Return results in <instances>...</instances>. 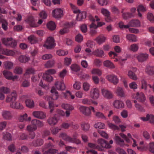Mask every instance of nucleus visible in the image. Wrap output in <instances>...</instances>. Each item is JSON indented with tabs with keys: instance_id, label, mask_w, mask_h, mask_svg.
Wrapping results in <instances>:
<instances>
[{
	"instance_id": "1",
	"label": "nucleus",
	"mask_w": 154,
	"mask_h": 154,
	"mask_svg": "<svg viewBox=\"0 0 154 154\" xmlns=\"http://www.w3.org/2000/svg\"><path fill=\"white\" fill-rule=\"evenodd\" d=\"M69 5L72 9L75 10L73 11L74 13H78L76 17V19L78 21H81L83 19L85 18L87 14L85 11H84L81 12L79 9H76V7L75 5L72 3H70Z\"/></svg>"
},
{
	"instance_id": "2",
	"label": "nucleus",
	"mask_w": 154,
	"mask_h": 154,
	"mask_svg": "<svg viewBox=\"0 0 154 154\" xmlns=\"http://www.w3.org/2000/svg\"><path fill=\"white\" fill-rule=\"evenodd\" d=\"M2 42L5 45L12 48L15 47L17 45V41L11 37L3 38Z\"/></svg>"
},
{
	"instance_id": "3",
	"label": "nucleus",
	"mask_w": 154,
	"mask_h": 154,
	"mask_svg": "<svg viewBox=\"0 0 154 154\" xmlns=\"http://www.w3.org/2000/svg\"><path fill=\"white\" fill-rule=\"evenodd\" d=\"M55 46L54 39L52 37H48L44 45V47L48 49H51L54 48Z\"/></svg>"
},
{
	"instance_id": "4",
	"label": "nucleus",
	"mask_w": 154,
	"mask_h": 154,
	"mask_svg": "<svg viewBox=\"0 0 154 154\" xmlns=\"http://www.w3.org/2000/svg\"><path fill=\"white\" fill-rule=\"evenodd\" d=\"M90 20L92 22L91 24L90 25V28L91 29L90 33L93 35L96 33V31L95 29L97 28V26L96 24L94 23L95 19L94 17L91 15H90L88 17Z\"/></svg>"
},
{
	"instance_id": "5",
	"label": "nucleus",
	"mask_w": 154,
	"mask_h": 154,
	"mask_svg": "<svg viewBox=\"0 0 154 154\" xmlns=\"http://www.w3.org/2000/svg\"><path fill=\"white\" fill-rule=\"evenodd\" d=\"M99 91L97 88L92 89L90 92V96L93 99H97L99 97Z\"/></svg>"
},
{
	"instance_id": "6",
	"label": "nucleus",
	"mask_w": 154,
	"mask_h": 154,
	"mask_svg": "<svg viewBox=\"0 0 154 154\" xmlns=\"http://www.w3.org/2000/svg\"><path fill=\"white\" fill-rule=\"evenodd\" d=\"M97 142L103 148L110 149L112 147V146L108 143L107 141L102 138L99 139L97 141Z\"/></svg>"
},
{
	"instance_id": "7",
	"label": "nucleus",
	"mask_w": 154,
	"mask_h": 154,
	"mask_svg": "<svg viewBox=\"0 0 154 154\" xmlns=\"http://www.w3.org/2000/svg\"><path fill=\"white\" fill-rule=\"evenodd\" d=\"M52 14L55 18H60L63 15V11L60 8H57L53 11Z\"/></svg>"
},
{
	"instance_id": "8",
	"label": "nucleus",
	"mask_w": 154,
	"mask_h": 154,
	"mask_svg": "<svg viewBox=\"0 0 154 154\" xmlns=\"http://www.w3.org/2000/svg\"><path fill=\"white\" fill-rule=\"evenodd\" d=\"M32 115L35 118L43 119L46 117V114L41 111H35L32 112Z\"/></svg>"
},
{
	"instance_id": "9",
	"label": "nucleus",
	"mask_w": 154,
	"mask_h": 154,
	"mask_svg": "<svg viewBox=\"0 0 154 154\" xmlns=\"http://www.w3.org/2000/svg\"><path fill=\"white\" fill-rule=\"evenodd\" d=\"M149 55L146 53H140L137 56L138 61L140 62H143L146 61L148 58Z\"/></svg>"
},
{
	"instance_id": "10",
	"label": "nucleus",
	"mask_w": 154,
	"mask_h": 154,
	"mask_svg": "<svg viewBox=\"0 0 154 154\" xmlns=\"http://www.w3.org/2000/svg\"><path fill=\"white\" fill-rule=\"evenodd\" d=\"M101 12L105 16V20L107 22H110L111 21L110 17V12L107 10L102 8L101 10Z\"/></svg>"
},
{
	"instance_id": "11",
	"label": "nucleus",
	"mask_w": 154,
	"mask_h": 154,
	"mask_svg": "<svg viewBox=\"0 0 154 154\" xmlns=\"http://www.w3.org/2000/svg\"><path fill=\"white\" fill-rule=\"evenodd\" d=\"M17 94L15 92H12L11 94L7 96L6 101L7 102L15 101L16 99Z\"/></svg>"
},
{
	"instance_id": "12",
	"label": "nucleus",
	"mask_w": 154,
	"mask_h": 154,
	"mask_svg": "<svg viewBox=\"0 0 154 154\" xmlns=\"http://www.w3.org/2000/svg\"><path fill=\"white\" fill-rule=\"evenodd\" d=\"M138 101L141 102H144L146 100L144 94L142 92H137L135 97Z\"/></svg>"
},
{
	"instance_id": "13",
	"label": "nucleus",
	"mask_w": 154,
	"mask_h": 154,
	"mask_svg": "<svg viewBox=\"0 0 154 154\" xmlns=\"http://www.w3.org/2000/svg\"><path fill=\"white\" fill-rule=\"evenodd\" d=\"M55 85L57 89L61 91L64 90L65 88V85L64 83L63 80L61 81H57L56 82Z\"/></svg>"
},
{
	"instance_id": "14",
	"label": "nucleus",
	"mask_w": 154,
	"mask_h": 154,
	"mask_svg": "<svg viewBox=\"0 0 154 154\" xmlns=\"http://www.w3.org/2000/svg\"><path fill=\"white\" fill-rule=\"evenodd\" d=\"M79 109L80 111L83 114L86 116H89L91 114L90 109L88 108V107L84 106H82L80 107Z\"/></svg>"
},
{
	"instance_id": "15",
	"label": "nucleus",
	"mask_w": 154,
	"mask_h": 154,
	"mask_svg": "<svg viewBox=\"0 0 154 154\" xmlns=\"http://www.w3.org/2000/svg\"><path fill=\"white\" fill-rule=\"evenodd\" d=\"M102 94L106 98L108 99H111L113 97V95L112 93L109 90L104 89L101 90Z\"/></svg>"
},
{
	"instance_id": "16",
	"label": "nucleus",
	"mask_w": 154,
	"mask_h": 154,
	"mask_svg": "<svg viewBox=\"0 0 154 154\" xmlns=\"http://www.w3.org/2000/svg\"><path fill=\"white\" fill-rule=\"evenodd\" d=\"M10 107L13 108L22 109L23 108V106L20 103L17 102H12L10 105Z\"/></svg>"
},
{
	"instance_id": "17",
	"label": "nucleus",
	"mask_w": 154,
	"mask_h": 154,
	"mask_svg": "<svg viewBox=\"0 0 154 154\" xmlns=\"http://www.w3.org/2000/svg\"><path fill=\"white\" fill-rule=\"evenodd\" d=\"M56 72V71L54 69H50L46 71L45 73H42L41 75H42V77H48V76L54 74Z\"/></svg>"
},
{
	"instance_id": "18",
	"label": "nucleus",
	"mask_w": 154,
	"mask_h": 154,
	"mask_svg": "<svg viewBox=\"0 0 154 154\" xmlns=\"http://www.w3.org/2000/svg\"><path fill=\"white\" fill-rule=\"evenodd\" d=\"M114 107L117 109L122 108L124 107V104L123 102L118 100H116L113 103Z\"/></svg>"
},
{
	"instance_id": "19",
	"label": "nucleus",
	"mask_w": 154,
	"mask_h": 154,
	"mask_svg": "<svg viewBox=\"0 0 154 154\" xmlns=\"http://www.w3.org/2000/svg\"><path fill=\"white\" fill-rule=\"evenodd\" d=\"M31 122L32 124L35 125L37 127L42 128L44 126V124L42 122L36 119L32 120Z\"/></svg>"
},
{
	"instance_id": "20",
	"label": "nucleus",
	"mask_w": 154,
	"mask_h": 154,
	"mask_svg": "<svg viewBox=\"0 0 154 154\" xmlns=\"http://www.w3.org/2000/svg\"><path fill=\"white\" fill-rule=\"evenodd\" d=\"M128 25L129 26L137 27L140 26V23L139 21L138 20H133L129 22Z\"/></svg>"
},
{
	"instance_id": "21",
	"label": "nucleus",
	"mask_w": 154,
	"mask_h": 154,
	"mask_svg": "<svg viewBox=\"0 0 154 154\" xmlns=\"http://www.w3.org/2000/svg\"><path fill=\"white\" fill-rule=\"evenodd\" d=\"M26 22L32 27H36L37 26V24H35L34 18L32 17H29L26 20Z\"/></svg>"
},
{
	"instance_id": "22",
	"label": "nucleus",
	"mask_w": 154,
	"mask_h": 154,
	"mask_svg": "<svg viewBox=\"0 0 154 154\" xmlns=\"http://www.w3.org/2000/svg\"><path fill=\"white\" fill-rule=\"evenodd\" d=\"M127 10V8H124L122 9L121 12L122 13V16L123 18L126 19L129 17H133L134 16L129 12L124 13V11L125 10Z\"/></svg>"
},
{
	"instance_id": "23",
	"label": "nucleus",
	"mask_w": 154,
	"mask_h": 154,
	"mask_svg": "<svg viewBox=\"0 0 154 154\" xmlns=\"http://www.w3.org/2000/svg\"><path fill=\"white\" fill-rule=\"evenodd\" d=\"M2 116L4 119H10L12 117V116L10 112L7 111H3L2 113Z\"/></svg>"
},
{
	"instance_id": "24",
	"label": "nucleus",
	"mask_w": 154,
	"mask_h": 154,
	"mask_svg": "<svg viewBox=\"0 0 154 154\" xmlns=\"http://www.w3.org/2000/svg\"><path fill=\"white\" fill-rule=\"evenodd\" d=\"M94 55L99 57H102L104 56V53L103 51L101 50L97 49L93 52Z\"/></svg>"
},
{
	"instance_id": "25",
	"label": "nucleus",
	"mask_w": 154,
	"mask_h": 154,
	"mask_svg": "<svg viewBox=\"0 0 154 154\" xmlns=\"http://www.w3.org/2000/svg\"><path fill=\"white\" fill-rule=\"evenodd\" d=\"M137 71V68H133L132 70H129L128 71V75L129 77H137L136 74Z\"/></svg>"
},
{
	"instance_id": "26",
	"label": "nucleus",
	"mask_w": 154,
	"mask_h": 154,
	"mask_svg": "<svg viewBox=\"0 0 154 154\" xmlns=\"http://www.w3.org/2000/svg\"><path fill=\"white\" fill-rule=\"evenodd\" d=\"M0 22L2 23V27L5 30H6L8 29L7 22L1 17H0Z\"/></svg>"
},
{
	"instance_id": "27",
	"label": "nucleus",
	"mask_w": 154,
	"mask_h": 154,
	"mask_svg": "<svg viewBox=\"0 0 154 154\" xmlns=\"http://www.w3.org/2000/svg\"><path fill=\"white\" fill-rule=\"evenodd\" d=\"M146 72L149 75L154 74V67L148 66L146 69Z\"/></svg>"
},
{
	"instance_id": "28",
	"label": "nucleus",
	"mask_w": 154,
	"mask_h": 154,
	"mask_svg": "<svg viewBox=\"0 0 154 154\" xmlns=\"http://www.w3.org/2000/svg\"><path fill=\"white\" fill-rule=\"evenodd\" d=\"M115 140L116 143L121 146H123L124 144L123 140L119 136H116L115 137Z\"/></svg>"
},
{
	"instance_id": "29",
	"label": "nucleus",
	"mask_w": 154,
	"mask_h": 154,
	"mask_svg": "<svg viewBox=\"0 0 154 154\" xmlns=\"http://www.w3.org/2000/svg\"><path fill=\"white\" fill-rule=\"evenodd\" d=\"M57 122V118L53 117L49 118L48 120V123L50 125H55Z\"/></svg>"
},
{
	"instance_id": "30",
	"label": "nucleus",
	"mask_w": 154,
	"mask_h": 154,
	"mask_svg": "<svg viewBox=\"0 0 154 154\" xmlns=\"http://www.w3.org/2000/svg\"><path fill=\"white\" fill-rule=\"evenodd\" d=\"M116 93L117 95L121 97L124 96V93L122 88L120 87H118L116 90Z\"/></svg>"
},
{
	"instance_id": "31",
	"label": "nucleus",
	"mask_w": 154,
	"mask_h": 154,
	"mask_svg": "<svg viewBox=\"0 0 154 154\" xmlns=\"http://www.w3.org/2000/svg\"><path fill=\"white\" fill-rule=\"evenodd\" d=\"M26 106L30 108H33L34 106V103L33 101L30 99H27L25 101Z\"/></svg>"
},
{
	"instance_id": "32",
	"label": "nucleus",
	"mask_w": 154,
	"mask_h": 154,
	"mask_svg": "<svg viewBox=\"0 0 154 154\" xmlns=\"http://www.w3.org/2000/svg\"><path fill=\"white\" fill-rule=\"evenodd\" d=\"M2 73L5 77H17L16 76H13L12 72L6 70H3Z\"/></svg>"
},
{
	"instance_id": "33",
	"label": "nucleus",
	"mask_w": 154,
	"mask_h": 154,
	"mask_svg": "<svg viewBox=\"0 0 154 154\" xmlns=\"http://www.w3.org/2000/svg\"><path fill=\"white\" fill-rule=\"evenodd\" d=\"M28 39L29 42L31 44H34L37 42V38L34 35H31L29 36Z\"/></svg>"
},
{
	"instance_id": "34",
	"label": "nucleus",
	"mask_w": 154,
	"mask_h": 154,
	"mask_svg": "<svg viewBox=\"0 0 154 154\" xmlns=\"http://www.w3.org/2000/svg\"><path fill=\"white\" fill-rule=\"evenodd\" d=\"M103 64L105 66L111 68H114L115 67L114 66L112 63L108 60L104 61L103 62Z\"/></svg>"
},
{
	"instance_id": "35",
	"label": "nucleus",
	"mask_w": 154,
	"mask_h": 154,
	"mask_svg": "<svg viewBox=\"0 0 154 154\" xmlns=\"http://www.w3.org/2000/svg\"><path fill=\"white\" fill-rule=\"evenodd\" d=\"M47 26L48 28L51 30H54L56 28V25L55 23L52 21L49 22L47 24Z\"/></svg>"
},
{
	"instance_id": "36",
	"label": "nucleus",
	"mask_w": 154,
	"mask_h": 154,
	"mask_svg": "<svg viewBox=\"0 0 154 154\" xmlns=\"http://www.w3.org/2000/svg\"><path fill=\"white\" fill-rule=\"evenodd\" d=\"M137 11L138 12V16L141 17L142 16V14L140 13V11L144 12L146 11L145 8L142 5H140L138 7L137 9Z\"/></svg>"
},
{
	"instance_id": "37",
	"label": "nucleus",
	"mask_w": 154,
	"mask_h": 154,
	"mask_svg": "<svg viewBox=\"0 0 154 154\" xmlns=\"http://www.w3.org/2000/svg\"><path fill=\"white\" fill-rule=\"evenodd\" d=\"M127 38L130 41L135 42L137 41L136 36L133 34H128L127 35Z\"/></svg>"
},
{
	"instance_id": "38",
	"label": "nucleus",
	"mask_w": 154,
	"mask_h": 154,
	"mask_svg": "<svg viewBox=\"0 0 154 154\" xmlns=\"http://www.w3.org/2000/svg\"><path fill=\"white\" fill-rule=\"evenodd\" d=\"M18 60L21 63H26L29 60V58L26 56L21 55L19 57Z\"/></svg>"
},
{
	"instance_id": "39",
	"label": "nucleus",
	"mask_w": 154,
	"mask_h": 154,
	"mask_svg": "<svg viewBox=\"0 0 154 154\" xmlns=\"http://www.w3.org/2000/svg\"><path fill=\"white\" fill-rule=\"evenodd\" d=\"M55 62L54 60H48L45 65V67L47 68L52 67L54 65Z\"/></svg>"
},
{
	"instance_id": "40",
	"label": "nucleus",
	"mask_w": 154,
	"mask_h": 154,
	"mask_svg": "<svg viewBox=\"0 0 154 154\" xmlns=\"http://www.w3.org/2000/svg\"><path fill=\"white\" fill-rule=\"evenodd\" d=\"M94 18L95 19L94 23L96 24H97V27H98L101 26H102L103 25L105 24V23L103 22H98V21L100 20V19L98 18V17L97 16H95V17H94Z\"/></svg>"
},
{
	"instance_id": "41",
	"label": "nucleus",
	"mask_w": 154,
	"mask_h": 154,
	"mask_svg": "<svg viewBox=\"0 0 154 154\" xmlns=\"http://www.w3.org/2000/svg\"><path fill=\"white\" fill-rule=\"evenodd\" d=\"M106 38L103 36H99L96 39V40L99 44L104 42Z\"/></svg>"
},
{
	"instance_id": "42",
	"label": "nucleus",
	"mask_w": 154,
	"mask_h": 154,
	"mask_svg": "<svg viewBox=\"0 0 154 154\" xmlns=\"http://www.w3.org/2000/svg\"><path fill=\"white\" fill-rule=\"evenodd\" d=\"M26 129L28 131L32 132L37 130V126L35 125L32 124V125H28Z\"/></svg>"
},
{
	"instance_id": "43",
	"label": "nucleus",
	"mask_w": 154,
	"mask_h": 154,
	"mask_svg": "<svg viewBox=\"0 0 154 154\" xmlns=\"http://www.w3.org/2000/svg\"><path fill=\"white\" fill-rule=\"evenodd\" d=\"M62 107L63 108L66 110H72L74 109V108L72 106L68 104H63L62 105Z\"/></svg>"
},
{
	"instance_id": "44",
	"label": "nucleus",
	"mask_w": 154,
	"mask_h": 154,
	"mask_svg": "<svg viewBox=\"0 0 154 154\" xmlns=\"http://www.w3.org/2000/svg\"><path fill=\"white\" fill-rule=\"evenodd\" d=\"M4 65L7 69H11L13 67V64L12 63L9 61H7L4 63Z\"/></svg>"
},
{
	"instance_id": "45",
	"label": "nucleus",
	"mask_w": 154,
	"mask_h": 154,
	"mask_svg": "<svg viewBox=\"0 0 154 154\" xmlns=\"http://www.w3.org/2000/svg\"><path fill=\"white\" fill-rule=\"evenodd\" d=\"M107 79L110 82L114 85H116L119 82L117 78H107Z\"/></svg>"
},
{
	"instance_id": "46",
	"label": "nucleus",
	"mask_w": 154,
	"mask_h": 154,
	"mask_svg": "<svg viewBox=\"0 0 154 154\" xmlns=\"http://www.w3.org/2000/svg\"><path fill=\"white\" fill-rule=\"evenodd\" d=\"M81 127L83 131H86L89 130L90 125L88 124L83 123L81 124Z\"/></svg>"
},
{
	"instance_id": "47",
	"label": "nucleus",
	"mask_w": 154,
	"mask_h": 154,
	"mask_svg": "<svg viewBox=\"0 0 154 154\" xmlns=\"http://www.w3.org/2000/svg\"><path fill=\"white\" fill-rule=\"evenodd\" d=\"M94 126L96 128H98L100 129H103L105 128V125L103 123L98 122L95 124Z\"/></svg>"
},
{
	"instance_id": "48",
	"label": "nucleus",
	"mask_w": 154,
	"mask_h": 154,
	"mask_svg": "<svg viewBox=\"0 0 154 154\" xmlns=\"http://www.w3.org/2000/svg\"><path fill=\"white\" fill-rule=\"evenodd\" d=\"M70 68L72 70L75 72H77L79 71L80 69L79 66L76 64L72 65L71 66Z\"/></svg>"
},
{
	"instance_id": "49",
	"label": "nucleus",
	"mask_w": 154,
	"mask_h": 154,
	"mask_svg": "<svg viewBox=\"0 0 154 154\" xmlns=\"http://www.w3.org/2000/svg\"><path fill=\"white\" fill-rule=\"evenodd\" d=\"M14 72L16 74H21L22 73L23 69L21 67L17 66L15 68Z\"/></svg>"
},
{
	"instance_id": "50",
	"label": "nucleus",
	"mask_w": 154,
	"mask_h": 154,
	"mask_svg": "<svg viewBox=\"0 0 154 154\" xmlns=\"http://www.w3.org/2000/svg\"><path fill=\"white\" fill-rule=\"evenodd\" d=\"M0 91L4 94H7L10 92V89L6 87H2L0 88Z\"/></svg>"
},
{
	"instance_id": "51",
	"label": "nucleus",
	"mask_w": 154,
	"mask_h": 154,
	"mask_svg": "<svg viewBox=\"0 0 154 154\" xmlns=\"http://www.w3.org/2000/svg\"><path fill=\"white\" fill-rule=\"evenodd\" d=\"M35 70L33 68H30L28 69L24 74V75L27 76L31 74H33Z\"/></svg>"
},
{
	"instance_id": "52",
	"label": "nucleus",
	"mask_w": 154,
	"mask_h": 154,
	"mask_svg": "<svg viewBox=\"0 0 154 154\" xmlns=\"http://www.w3.org/2000/svg\"><path fill=\"white\" fill-rule=\"evenodd\" d=\"M95 115L96 117L98 118L106 119V117L104 114L100 112H96Z\"/></svg>"
},
{
	"instance_id": "53",
	"label": "nucleus",
	"mask_w": 154,
	"mask_h": 154,
	"mask_svg": "<svg viewBox=\"0 0 154 154\" xmlns=\"http://www.w3.org/2000/svg\"><path fill=\"white\" fill-rule=\"evenodd\" d=\"M138 46L136 44H133L131 45L129 48L130 50L133 51H136L138 50Z\"/></svg>"
},
{
	"instance_id": "54",
	"label": "nucleus",
	"mask_w": 154,
	"mask_h": 154,
	"mask_svg": "<svg viewBox=\"0 0 154 154\" xmlns=\"http://www.w3.org/2000/svg\"><path fill=\"white\" fill-rule=\"evenodd\" d=\"M57 54L59 56H64L68 54L67 51H65L61 50H57L56 52Z\"/></svg>"
},
{
	"instance_id": "55",
	"label": "nucleus",
	"mask_w": 154,
	"mask_h": 154,
	"mask_svg": "<svg viewBox=\"0 0 154 154\" xmlns=\"http://www.w3.org/2000/svg\"><path fill=\"white\" fill-rule=\"evenodd\" d=\"M148 19L152 23L154 22V16L152 13H149L147 15Z\"/></svg>"
},
{
	"instance_id": "56",
	"label": "nucleus",
	"mask_w": 154,
	"mask_h": 154,
	"mask_svg": "<svg viewBox=\"0 0 154 154\" xmlns=\"http://www.w3.org/2000/svg\"><path fill=\"white\" fill-rule=\"evenodd\" d=\"M4 139L9 141L12 140V137L11 134L9 133H6L3 136Z\"/></svg>"
},
{
	"instance_id": "57",
	"label": "nucleus",
	"mask_w": 154,
	"mask_h": 154,
	"mask_svg": "<svg viewBox=\"0 0 154 154\" xmlns=\"http://www.w3.org/2000/svg\"><path fill=\"white\" fill-rule=\"evenodd\" d=\"M75 39L76 41L78 42H80L83 40V36L80 34H79L75 36Z\"/></svg>"
},
{
	"instance_id": "58",
	"label": "nucleus",
	"mask_w": 154,
	"mask_h": 154,
	"mask_svg": "<svg viewBox=\"0 0 154 154\" xmlns=\"http://www.w3.org/2000/svg\"><path fill=\"white\" fill-rule=\"evenodd\" d=\"M91 73L93 74H97L99 76L101 74V71L98 69H94L91 71Z\"/></svg>"
},
{
	"instance_id": "59",
	"label": "nucleus",
	"mask_w": 154,
	"mask_h": 154,
	"mask_svg": "<svg viewBox=\"0 0 154 154\" xmlns=\"http://www.w3.org/2000/svg\"><path fill=\"white\" fill-rule=\"evenodd\" d=\"M57 150L55 149H49L48 150L45 151V153L46 154H54L55 153L57 152Z\"/></svg>"
},
{
	"instance_id": "60",
	"label": "nucleus",
	"mask_w": 154,
	"mask_h": 154,
	"mask_svg": "<svg viewBox=\"0 0 154 154\" xmlns=\"http://www.w3.org/2000/svg\"><path fill=\"white\" fill-rule=\"evenodd\" d=\"M43 143V141L41 139H38L35 142V144H34L35 146H39L42 145Z\"/></svg>"
},
{
	"instance_id": "61",
	"label": "nucleus",
	"mask_w": 154,
	"mask_h": 154,
	"mask_svg": "<svg viewBox=\"0 0 154 154\" xmlns=\"http://www.w3.org/2000/svg\"><path fill=\"white\" fill-rule=\"evenodd\" d=\"M52 55L51 54H47L43 55L42 58L43 60H46L52 58Z\"/></svg>"
},
{
	"instance_id": "62",
	"label": "nucleus",
	"mask_w": 154,
	"mask_h": 154,
	"mask_svg": "<svg viewBox=\"0 0 154 154\" xmlns=\"http://www.w3.org/2000/svg\"><path fill=\"white\" fill-rule=\"evenodd\" d=\"M86 45L88 47L93 48L95 45V43L94 42L92 41L88 40L86 43Z\"/></svg>"
},
{
	"instance_id": "63",
	"label": "nucleus",
	"mask_w": 154,
	"mask_h": 154,
	"mask_svg": "<svg viewBox=\"0 0 154 154\" xmlns=\"http://www.w3.org/2000/svg\"><path fill=\"white\" fill-rule=\"evenodd\" d=\"M149 151L153 153H154V142L150 143L149 144Z\"/></svg>"
},
{
	"instance_id": "64",
	"label": "nucleus",
	"mask_w": 154,
	"mask_h": 154,
	"mask_svg": "<svg viewBox=\"0 0 154 154\" xmlns=\"http://www.w3.org/2000/svg\"><path fill=\"white\" fill-rule=\"evenodd\" d=\"M116 150L119 154H127L125 151L124 150L119 148H116Z\"/></svg>"
}]
</instances>
